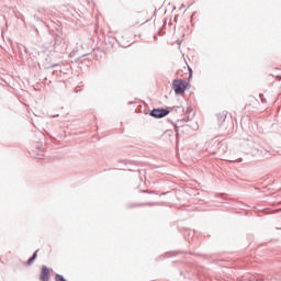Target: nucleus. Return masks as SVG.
<instances>
[{
    "mask_svg": "<svg viewBox=\"0 0 281 281\" xmlns=\"http://www.w3.org/2000/svg\"><path fill=\"white\" fill-rule=\"evenodd\" d=\"M170 113V111L166 110V109H154L150 112L151 117H156V119H161V117H166V115H168Z\"/></svg>",
    "mask_w": 281,
    "mask_h": 281,
    "instance_id": "f03ea898",
    "label": "nucleus"
},
{
    "mask_svg": "<svg viewBox=\"0 0 281 281\" xmlns=\"http://www.w3.org/2000/svg\"><path fill=\"white\" fill-rule=\"evenodd\" d=\"M37 254H38V251H35L33 254V256L27 260V265H32V262H34V260H36Z\"/></svg>",
    "mask_w": 281,
    "mask_h": 281,
    "instance_id": "20e7f679",
    "label": "nucleus"
},
{
    "mask_svg": "<svg viewBox=\"0 0 281 281\" xmlns=\"http://www.w3.org/2000/svg\"><path fill=\"white\" fill-rule=\"evenodd\" d=\"M40 280L41 281H49V268H47L46 266L42 267Z\"/></svg>",
    "mask_w": 281,
    "mask_h": 281,
    "instance_id": "7ed1b4c3",
    "label": "nucleus"
},
{
    "mask_svg": "<svg viewBox=\"0 0 281 281\" xmlns=\"http://www.w3.org/2000/svg\"><path fill=\"white\" fill-rule=\"evenodd\" d=\"M190 78H192V69L189 68Z\"/></svg>",
    "mask_w": 281,
    "mask_h": 281,
    "instance_id": "39448f33",
    "label": "nucleus"
},
{
    "mask_svg": "<svg viewBox=\"0 0 281 281\" xmlns=\"http://www.w3.org/2000/svg\"><path fill=\"white\" fill-rule=\"evenodd\" d=\"M172 89L177 95H183L186 93V89H188V83L183 79H176L172 82Z\"/></svg>",
    "mask_w": 281,
    "mask_h": 281,
    "instance_id": "f257e3e1",
    "label": "nucleus"
}]
</instances>
